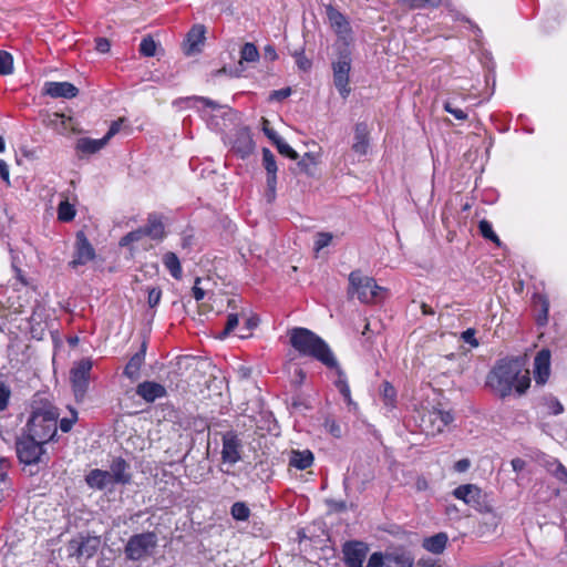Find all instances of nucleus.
Returning <instances> with one entry per match:
<instances>
[{"label":"nucleus","instance_id":"f257e3e1","mask_svg":"<svg viewBox=\"0 0 567 567\" xmlns=\"http://www.w3.org/2000/svg\"><path fill=\"white\" fill-rule=\"evenodd\" d=\"M486 385L499 398H506L513 391L522 395L530 385L529 371L523 369L519 359H501L487 374Z\"/></svg>","mask_w":567,"mask_h":567},{"label":"nucleus","instance_id":"f03ea898","mask_svg":"<svg viewBox=\"0 0 567 567\" xmlns=\"http://www.w3.org/2000/svg\"><path fill=\"white\" fill-rule=\"evenodd\" d=\"M291 347L301 355L312 358L327 368L337 367V359L328 343L313 331L296 327L288 332Z\"/></svg>","mask_w":567,"mask_h":567},{"label":"nucleus","instance_id":"7ed1b4c3","mask_svg":"<svg viewBox=\"0 0 567 567\" xmlns=\"http://www.w3.org/2000/svg\"><path fill=\"white\" fill-rule=\"evenodd\" d=\"M58 419L59 413L52 406L35 410L28 421V433L40 442L48 443L56 435Z\"/></svg>","mask_w":567,"mask_h":567},{"label":"nucleus","instance_id":"20e7f679","mask_svg":"<svg viewBox=\"0 0 567 567\" xmlns=\"http://www.w3.org/2000/svg\"><path fill=\"white\" fill-rule=\"evenodd\" d=\"M350 290L353 296L363 303L379 302L384 298L385 290L378 286L371 277L362 276L359 271H352L349 276Z\"/></svg>","mask_w":567,"mask_h":567},{"label":"nucleus","instance_id":"39448f33","mask_svg":"<svg viewBox=\"0 0 567 567\" xmlns=\"http://www.w3.org/2000/svg\"><path fill=\"white\" fill-rule=\"evenodd\" d=\"M43 442L33 437L29 433L22 435L16 441V452L20 463L24 465H37L43 462L45 451Z\"/></svg>","mask_w":567,"mask_h":567},{"label":"nucleus","instance_id":"423d86ee","mask_svg":"<svg viewBox=\"0 0 567 567\" xmlns=\"http://www.w3.org/2000/svg\"><path fill=\"white\" fill-rule=\"evenodd\" d=\"M156 544L157 537L152 532L133 535L125 546V555L131 560H138L147 556Z\"/></svg>","mask_w":567,"mask_h":567},{"label":"nucleus","instance_id":"0eeeda50","mask_svg":"<svg viewBox=\"0 0 567 567\" xmlns=\"http://www.w3.org/2000/svg\"><path fill=\"white\" fill-rule=\"evenodd\" d=\"M454 416L450 411L432 409L425 412L421 417V429L426 434H437L453 422Z\"/></svg>","mask_w":567,"mask_h":567},{"label":"nucleus","instance_id":"6e6552de","mask_svg":"<svg viewBox=\"0 0 567 567\" xmlns=\"http://www.w3.org/2000/svg\"><path fill=\"white\" fill-rule=\"evenodd\" d=\"M91 369L92 361L90 359L80 360L71 369L70 379L76 399H83L87 391Z\"/></svg>","mask_w":567,"mask_h":567},{"label":"nucleus","instance_id":"1a4fd4ad","mask_svg":"<svg viewBox=\"0 0 567 567\" xmlns=\"http://www.w3.org/2000/svg\"><path fill=\"white\" fill-rule=\"evenodd\" d=\"M221 461L223 463L234 465L241 460L243 442L238 434L234 431H228L221 437Z\"/></svg>","mask_w":567,"mask_h":567},{"label":"nucleus","instance_id":"9d476101","mask_svg":"<svg viewBox=\"0 0 567 567\" xmlns=\"http://www.w3.org/2000/svg\"><path fill=\"white\" fill-rule=\"evenodd\" d=\"M326 14L331 29L339 39L347 41L351 35V25L349 20L332 4L326 6Z\"/></svg>","mask_w":567,"mask_h":567},{"label":"nucleus","instance_id":"9b49d317","mask_svg":"<svg viewBox=\"0 0 567 567\" xmlns=\"http://www.w3.org/2000/svg\"><path fill=\"white\" fill-rule=\"evenodd\" d=\"M262 166L266 171V185L267 192L266 195L268 200H274L276 196V187H277V171L278 166L276 163L275 155L269 148H262Z\"/></svg>","mask_w":567,"mask_h":567},{"label":"nucleus","instance_id":"f8f14e48","mask_svg":"<svg viewBox=\"0 0 567 567\" xmlns=\"http://www.w3.org/2000/svg\"><path fill=\"white\" fill-rule=\"evenodd\" d=\"M95 257V250L87 240L83 231L76 234L75 250L70 266L76 268L78 266L86 265Z\"/></svg>","mask_w":567,"mask_h":567},{"label":"nucleus","instance_id":"ddd939ff","mask_svg":"<svg viewBox=\"0 0 567 567\" xmlns=\"http://www.w3.org/2000/svg\"><path fill=\"white\" fill-rule=\"evenodd\" d=\"M369 547L362 542H349L343 546L344 563L348 567H363Z\"/></svg>","mask_w":567,"mask_h":567},{"label":"nucleus","instance_id":"4468645a","mask_svg":"<svg viewBox=\"0 0 567 567\" xmlns=\"http://www.w3.org/2000/svg\"><path fill=\"white\" fill-rule=\"evenodd\" d=\"M350 61L346 56L333 63V82L342 97H347L350 93Z\"/></svg>","mask_w":567,"mask_h":567},{"label":"nucleus","instance_id":"2eb2a0df","mask_svg":"<svg viewBox=\"0 0 567 567\" xmlns=\"http://www.w3.org/2000/svg\"><path fill=\"white\" fill-rule=\"evenodd\" d=\"M453 496L457 499L463 501L465 504L481 509L482 491L474 484L460 485L453 491Z\"/></svg>","mask_w":567,"mask_h":567},{"label":"nucleus","instance_id":"dca6fc26","mask_svg":"<svg viewBox=\"0 0 567 567\" xmlns=\"http://www.w3.org/2000/svg\"><path fill=\"white\" fill-rule=\"evenodd\" d=\"M550 374V351L540 350L534 359V378L537 384H545Z\"/></svg>","mask_w":567,"mask_h":567},{"label":"nucleus","instance_id":"f3484780","mask_svg":"<svg viewBox=\"0 0 567 567\" xmlns=\"http://www.w3.org/2000/svg\"><path fill=\"white\" fill-rule=\"evenodd\" d=\"M386 567H413L414 556L404 547H394L385 551Z\"/></svg>","mask_w":567,"mask_h":567},{"label":"nucleus","instance_id":"a211bd4d","mask_svg":"<svg viewBox=\"0 0 567 567\" xmlns=\"http://www.w3.org/2000/svg\"><path fill=\"white\" fill-rule=\"evenodd\" d=\"M206 29L203 24H195L187 33L185 42V53L195 54L200 51V45L205 41Z\"/></svg>","mask_w":567,"mask_h":567},{"label":"nucleus","instance_id":"6ab92c4d","mask_svg":"<svg viewBox=\"0 0 567 567\" xmlns=\"http://www.w3.org/2000/svg\"><path fill=\"white\" fill-rule=\"evenodd\" d=\"M44 93L51 97L72 99L78 95L79 90L69 82H47L44 84Z\"/></svg>","mask_w":567,"mask_h":567},{"label":"nucleus","instance_id":"aec40b11","mask_svg":"<svg viewBox=\"0 0 567 567\" xmlns=\"http://www.w3.org/2000/svg\"><path fill=\"white\" fill-rule=\"evenodd\" d=\"M130 465L122 457H116L110 465L109 474L113 484H128L131 482V474L128 473Z\"/></svg>","mask_w":567,"mask_h":567},{"label":"nucleus","instance_id":"412c9836","mask_svg":"<svg viewBox=\"0 0 567 567\" xmlns=\"http://www.w3.org/2000/svg\"><path fill=\"white\" fill-rule=\"evenodd\" d=\"M352 151L359 155H367L369 150V128L367 123L360 122L354 126V138Z\"/></svg>","mask_w":567,"mask_h":567},{"label":"nucleus","instance_id":"4be33fe9","mask_svg":"<svg viewBox=\"0 0 567 567\" xmlns=\"http://www.w3.org/2000/svg\"><path fill=\"white\" fill-rule=\"evenodd\" d=\"M136 394L143 398L146 402H154L156 399L166 395V389L156 382L145 381L137 385Z\"/></svg>","mask_w":567,"mask_h":567},{"label":"nucleus","instance_id":"5701e85b","mask_svg":"<svg viewBox=\"0 0 567 567\" xmlns=\"http://www.w3.org/2000/svg\"><path fill=\"white\" fill-rule=\"evenodd\" d=\"M146 236L154 240H162L165 237V226L162 216L150 214L146 225L143 227Z\"/></svg>","mask_w":567,"mask_h":567},{"label":"nucleus","instance_id":"b1692460","mask_svg":"<svg viewBox=\"0 0 567 567\" xmlns=\"http://www.w3.org/2000/svg\"><path fill=\"white\" fill-rule=\"evenodd\" d=\"M85 482L91 488L104 489L109 485H113L109 471L92 470L86 476Z\"/></svg>","mask_w":567,"mask_h":567},{"label":"nucleus","instance_id":"393cba45","mask_svg":"<svg viewBox=\"0 0 567 567\" xmlns=\"http://www.w3.org/2000/svg\"><path fill=\"white\" fill-rule=\"evenodd\" d=\"M145 350H146V346L145 343L142 344V349L141 351H138L137 353H135L131 359L130 361L127 362V364L125 365L124 368V375L127 377L128 379L131 380H134V379H137L138 377V373H140V370L144 363V359H145Z\"/></svg>","mask_w":567,"mask_h":567},{"label":"nucleus","instance_id":"a878e982","mask_svg":"<svg viewBox=\"0 0 567 567\" xmlns=\"http://www.w3.org/2000/svg\"><path fill=\"white\" fill-rule=\"evenodd\" d=\"M313 463V454L309 450H292L289 457V465L297 470H307Z\"/></svg>","mask_w":567,"mask_h":567},{"label":"nucleus","instance_id":"bb28decb","mask_svg":"<svg viewBox=\"0 0 567 567\" xmlns=\"http://www.w3.org/2000/svg\"><path fill=\"white\" fill-rule=\"evenodd\" d=\"M447 535L445 533H439L434 536L427 537L423 540L422 546L424 549L432 554H442L447 544Z\"/></svg>","mask_w":567,"mask_h":567},{"label":"nucleus","instance_id":"cd10ccee","mask_svg":"<svg viewBox=\"0 0 567 567\" xmlns=\"http://www.w3.org/2000/svg\"><path fill=\"white\" fill-rule=\"evenodd\" d=\"M106 144L107 141L104 137L100 140L82 137L76 142V150L84 154H94L102 150Z\"/></svg>","mask_w":567,"mask_h":567},{"label":"nucleus","instance_id":"c85d7f7f","mask_svg":"<svg viewBox=\"0 0 567 567\" xmlns=\"http://www.w3.org/2000/svg\"><path fill=\"white\" fill-rule=\"evenodd\" d=\"M333 369L337 372V380L334 381V384H336L337 389L339 390L340 394L343 396L344 401L348 404H351L352 403L351 391H350V386H349L347 378H346V373L340 368L338 362H337V367H334Z\"/></svg>","mask_w":567,"mask_h":567},{"label":"nucleus","instance_id":"c756f323","mask_svg":"<svg viewBox=\"0 0 567 567\" xmlns=\"http://www.w3.org/2000/svg\"><path fill=\"white\" fill-rule=\"evenodd\" d=\"M162 260L166 269L172 275V277H174L175 279L182 278V266L176 254L168 251L163 256Z\"/></svg>","mask_w":567,"mask_h":567},{"label":"nucleus","instance_id":"7c9ffc66","mask_svg":"<svg viewBox=\"0 0 567 567\" xmlns=\"http://www.w3.org/2000/svg\"><path fill=\"white\" fill-rule=\"evenodd\" d=\"M446 0H398V2L410 10L435 9L445 3Z\"/></svg>","mask_w":567,"mask_h":567},{"label":"nucleus","instance_id":"2f4dec72","mask_svg":"<svg viewBox=\"0 0 567 567\" xmlns=\"http://www.w3.org/2000/svg\"><path fill=\"white\" fill-rule=\"evenodd\" d=\"M10 461L7 457H0V503L4 498V493L9 489L10 483L8 478V471L10 468Z\"/></svg>","mask_w":567,"mask_h":567},{"label":"nucleus","instance_id":"473e14b6","mask_svg":"<svg viewBox=\"0 0 567 567\" xmlns=\"http://www.w3.org/2000/svg\"><path fill=\"white\" fill-rule=\"evenodd\" d=\"M382 401L385 406L393 409L396 403V390L394 386L388 382L383 381L381 384V391H380Z\"/></svg>","mask_w":567,"mask_h":567},{"label":"nucleus","instance_id":"72a5a7b5","mask_svg":"<svg viewBox=\"0 0 567 567\" xmlns=\"http://www.w3.org/2000/svg\"><path fill=\"white\" fill-rule=\"evenodd\" d=\"M546 470L558 481L567 483V468L557 460L553 458L546 462Z\"/></svg>","mask_w":567,"mask_h":567},{"label":"nucleus","instance_id":"f704fd0d","mask_svg":"<svg viewBox=\"0 0 567 567\" xmlns=\"http://www.w3.org/2000/svg\"><path fill=\"white\" fill-rule=\"evenodd\" d=\"M188 101L192 102V106L197 107L198 110L210 109L212 111H217L223 107L216 101L204 96H192L188 97Z\"/></svg>","mask_w":567,"mask_h":567},{"label":"nucleus","instance_id":"c9c22d12","mask_svg":"<svg viewBox=\"0 0 567 567\" xmlns=\"http://www.w3.org/2000/svg\"><path fill=\"white\" fill-rule=\"evenodd\" d=\"M230 514L234 519L245 522L250 516V509L244 502H236L230 507Z\"/></svg>","mask_w":567,"mask_h":567},{"label":"nucleus","instance_id":"e433bc0d","mask_svg":"<svg viewBox=\"0 0 567 567\" xmlns=\"http://www.w3.org/2000/svg\"><path fill=\"white\" fill-rule=\"evenodd\" d=\"M97 539H85L81 542L76 548V553L79 556H84L86 558L92 557L97 549Z\"/></svg>","mask_w":567,"mask_h":567},{"label":"nucleus","instance_id":"4c0bfd02","mask_svg":"<svg viewBox=\"0 0 567 567\" xmlns=\"http://www.w3.org/2000/svg\"><path fill=\"white\" fill-rule=\"evenodd\" d=\"M75 216V209L68 200H62L58 207V218L61 221H71Z\"/></svg>","mask_w":567,"mask_h":567},{"label":"nucleus","instance_id":"58836bf2","mask_svg":"<svg viewBox=\"0 0 567 567\" xmlns=\"http://www.w3.org/2000/svg\"><path fill=\"white\" fill-rule=\"evenodd\" d=\"M259 59V52L255 44L245 43L240 50V63L243 62H255Z\"/></svg>","mask_w":567,"mask_h":567},{"label":"nucleus","instance_id":"ea45409f","mask_svg":"<svg viewBox=\"0 0 567 567\" xmlns=\"http://www.w3.org/2000/svg\"><path fill=\"white\" fill-rule=\"evenodd\" d=\"M478 229H480L481 235L485 239H488L498 246L501 245V240H499L498 236L494 233L492 224L489 221H487L485 219L481 220L478 224Z\"/></svg>","mask_w":567,"mask_h":567},{"label":"nucleus","instance_id":"a19ab883","mask_svg":"<svg viewBox=\"0 0 567 567\" xmlns=\"http://www.w3.org/2000/svg\"><path fill=\"white\" fill-rule=\"evenodd\" d=\"M157 44L150 35L142 39L140 44V53L144 56H154L156 53Z\"/></svg>","mask_w":567,"mask_h":567},{"label":"nucleus","instance_id":"79ce46f5","mask_svg":"<svg viewBox=\"0 0 567 567\" xmlns=\"http://www.w3.org/2000/svg\"><path fill=\"white\" fill-rule=\"evenodd\" d=\"M13 71V59L7 51L0 50V74H10Z\"/></svg>","mask_w":567,"mask_h":567},{"label":"nucleus","instance_id":"37998d69","mask_svg":"<svg viewBox=\"0 0 567 567\" xmlns=\"http://www.w3.org/2000/svg\"><path fill=\"white\" fill-rule=\"evenodd\" d=\"M278 150V152L286 156V157H289L291 159H297L299 157L298 153L287 143L285 142L281 137L277 141H275L274 143Z\"/></svg>","mask_w":567,"mask_h":567},{"label":"nucleus","instance_id":"c03bdc74","mask_svg":"<svg viewBox=\"0 0 567 567\" xmlns=\"http://www.w3.org/2000/svg\"><path fill=\"white\" fill-rule=\"evenodd\" d=\"M146 236L145 231H143V227L136 229V230H133V231H130L128 234H126L120 241V245L121 246H127L132 243H135V241H140L141 239H143L144 237Z\"/></svg>","mask_w":567,"mask_h":567},{"label":"nucleus","instance_id":"a18cd8bd","mask_svg":"<svg viewBox=\"0 0 567 567\" xmlns=\"http://www.w3.org/2000/svg\"><path fill=\"white\" fill-rule=\"evenodd\" d=\"M367 567H386L385 553L375 551L368 560Z\"/></svg>","mask_w":567,"mask_h":567},{"label":"nucleus","instance_id":"49530a36","mask_svg":"<svg viewBox=\"0 0 567 567\" xmlns=\"http://www.w3.org/2000/svg\"><path fill=\"white\" fill-rule=\"evenodd\" d=\"M147 303L151 308H155L162 298V290L158 287L147 289Z\"/></svg>","mask_w":567,"mask_h":567},{"label":"nucleus","instance_id":"de8ad7c7","mask_svg":"<svg viewBox=\"0 0 567 567\" xmlns=\"http://www.w3.org/2000/svg\"><path fill=\"white\" fill-rule=\"evenodd\" d=\"M475 336H476V330L474 328H468L461 333V339L465 343H468L472 348H477L480 346V342Z\"/></svg>","mask_w":567,"mask_h":567},{"label":"nucleus","instance_id":"09e8293b","mask_svg":"<svg viewBox=\"0 0 567 567\" xmlns=\"http://www.w3.org/2000/svg\"><path fill=\"white\" fill-rule=\"evenodd\" d=\"M443 107H444V110H445L447 113L452 114L455 118H457V120H460V121H465V120L467 118V114H466L463 110H461V109H458V107H455V106H454L451 102H449V101L444 103V106H443Z\"/></svg>","mask_w":567,"mask_h":567},{"label":"nucleus","instance_id":"8fccbe9b","mask_svg":"<svg viewBox=\"0 0 567 567\" xmlns=\"http://www.w3.org/2000/svg\"><path fill=\"white\" fill-rule=\"evenodd\" d=\"M11 391L9 386L0 382V411H4L8 408Z\"/></svg>","mask_w":567,"mask_h":567},{"label":"nucleus","instance_id":"3c124183","mask_svg":"<svg viewBox=\"0 0 567 567\" xmlns=\"http://www.w3.org/2000/svg\"><path fill=\"white\" fill-rule=\"evenodd\" d=\"M332 240V235L330 233H319L316 237V250L319 251L327 247Z\"/></svg>","mask_w":567,"mask_h":567},{"label":"nucleus","instance_id":"603ef678","mask_svg":"<svg viewBox=\"0 0 567 567\" xmlns=\"http://www.w3.org/2000/svg\"><path fill=\"white\" fill-rule=\"evenodd\" d=\"M324 429L334 437H340L342 434L341 427L334 419H326Z\"/></svg>","mask_w":567,"mask_h":567},{"label":"nucleus","instance_id":"864d4df0","mask_svg":"<svg viewBox=\"0 0 567 567\" xmlns=\"http://www.w3.org/2000/svg\"><path fill=\"white\" fill-rule=\"evenodd\" d=\"M290 95H291V89L290 87H284V89H280V90H275V91H272L270 93L269 101L280 102V101H284L285 99H287Z\"/></svg>","mask_w":567,"mask_h":567},{"label":"nucleus","instance_id":"5fc2aeb1","mask_svg":"<svg viewBox=\"0 0 567 567\" xmlns=\"http://www.w3.org/2000/svg\"><path fill=\"white\" fill-rule=\"evenodd\" d=\"M76 419V412L72 410L71 417H63L60 421V429L62 430V432H69L72 429L73 424L75 423Z\"/></svg>","mask_w":567,"mask_h":567},{"label":"nucleus","instance_id":"6e6d98bb","mask_svg":"<svg viewBox=\"0 0 567 567\" xmlns=\"http://www.w3.org/2000/svg\"><path fill=\"white\" fill-rule=\"evenodd\" d=\"M124 121H125V118H118L117 121H114V122L111 124V126H110V128H109L107 133H106V134H105V136H104V138H105L107 142H109V141H110L114 135H116V134L120 132V130H121L122 124L124 123Z\"/></svg>","mask_w":567,"mask_h":567},{"label":"nucleus","instance_id":"4d7b16f0","mask_svg":"<svg viewBox=\"0 0 567 567\" xmlns=\"http://www.w3.org/2000/svg\"><path fill=\"white\" fill-rule=\"evenodd\" d=\"M262 131L272 143L280 138L277 132L269 127V121L267 118H262Z\"/></svg>","mask_w":567,"mask_h":567},{"label":"nucleus","instance_id":"13d9d810","mask_svg":"<svg viewBox=\"0 0 567 567\" xmlns=\"http://www.w3.org/2000/svg\"><path fill=\"white\" fill-rule=\"evenodd\" d=\"M237 326H238V316L236 313L228 315L226 327H225L223 334L226 336V334L230 333L231 331H234V329Z\"/></svg>","mask_w":567,"mask_h":567},{"label":"nucleus","instance_id":"bf43d9fd","mask_svg":"<svg viewBox=\"0 0 567 567\" xmlns=\"http://www.w3.org/2000/svg\"><path fill=\"white\" fill-rule=\"evenodd\" d=\"M547 405L555 415H558L564 411L563 404L556 398L548 399Z\"/></svg>","mask_w":567,"mask_h":567},{"label":"nucleus","instance_id":"052dcab7","mask_svg":"<svg viewBox=\"0 0 567 567\" xmlns=\"http://www.w3.org/2000/svg\"><path fill=\"white\" fill-rule=\"evenodd\" d=\"M111 44L107 39L99 38L95 40V49L101 53H106L110 51Z\"/></svg>","mask_w":567,"mask_h":567},{"label":"nucleus","instance_id":"680f3d73","mask_svg":"<svg viewBox=\"0 0 567 567\" xmlns=\"http://www.w3.org/2000/svg\"><path fill=\"white\" fill-rule=\"evenodd\" d=\"M199 282H200V278H196L195 280V285L193 287V297L197 300V301H200L204 299L205 297V291L203 288L199 287Z\"/></svg>","mask_w":567,"mask_h":567},{"label":"nucleus","instance_id":"e2e57ef3","mask_svg":"<svg viewBox=\"0 0 567 567\" xmlns=\"http://www.w3.org/2000/svg\"><path fill=\"white\" fill-rule=\"evenodd\" d=\"M470 466L471 461L468 458H462L454 464V470L458 473H464L470 468Z\"/></svg>","mask_w":567,"mask_h":567},{"label":"nucleus","instance_id":"0e129e2a","mask_svg":"<svg viewBox=\"0 0 567 567\" xmlns=\"http://www.w3.org/2000/svg\"><path fill=\"white\" fill-rule=\"evenodd\" d=\"M542 312H540V316L538 317L537 321L539 324H545L547 322V317H548V302L547 300H543V305H542Z\"/></svg>","mask_w":567,"mask_h":567},{"label":"nucleus","instance_id":"69168bd1","mask_svg":"<svg viewBox=\"0 0 567 567\" xmlns=\"http://www.w3.org/2000/svg\"><path fill=\"white\" fill-rule=\"evenodd\" d=\"M0 177L9 184V166L3 159H0Z\"/></svg>","mask_w":567,"mask_h":567},{"label":"nucleus","instance_id":"338daca9","mask_svg":"<svg viewBox=\"0 0 567 567\" xmlns=\"http://www.w3.org/2000/svg\"><path fill=\"white\" fill-rule=\"evenodd\" d=\"M415 487L417 491H426L429 488V482L424 477H417Z\"/></svg>","mask_w":567,"mask_h":567},{"label":"nucleus","instance_id":"774afa93","mask_svg":"<svg viewBox=\"0 0 567 567\" xmlns=\"http://www.w3.org/2000/svg\"><path fill=\"white\" fill-rule=\"evenodd\" d=\"M55 116L61 117L64 128H70L72 131H75V128L71 125L72 124L71 117H66L63 114H58V113H55Z\"/></svg>","mask_w":567,"mask_h":567}]
</instances>
